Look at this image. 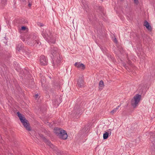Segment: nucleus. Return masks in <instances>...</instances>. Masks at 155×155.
Instances as JSON below:
<instances>
[{"mask_svg":"<svg viewBox=\"0 0 155 155\" xmlns=\"http://www.w3.org/2000/svg\"><path fill=\"white\" fill-rule=\"evenodd\" d=\"M59 138L64 140L66 139L68 137V135L66 132L64 130H61L60 134H58Z\"/></svg>","mask_w":155,"mask_h":155,"instance_id":"nucleus-6","label":"nucleus"},{"mask_svg":"<svg viewBox=\"0 0 155 155\" xmlns=\"http://www.w3.org/2000/svg\"><path fill=\"white\" fill-rule=\"evenodd\" d=\"M84 80L82 77L79 78L77 84L78 86L80 87H81L83 86Z\"/></svg>","mask_w":155,"mask_h":155,"instance_id":"nucleus-10","label":"nucleus"},{"mask_svg":"<svg viewBox=\"0 0 155 155\" xmlns=\"http://www.w3.org/2000/svg\"><path fill=\"white\" fill-rule=\"evenodd\" d=\"M104 86V84L103 81L101 80L99 84V89L100 91H101Z\"/></svg>","mask_w":155,"mask_h":155,"instance_id":"nucleus-12","label":"nucleus"},{"mask_svg":"<svg viewBox=\"0 0 155 155\" xmlns=\"http://www.w3.org/2000/svg\"><path fill=\"white\" fill-rule=\"evenodd\" d=\"M134 3L136 5H138L139 3V1L138 0H134Z\"/></svg>","mask_w":155,"mask_h":155,"instance_id":"nucleus-20","label":"nucleus"},{"mask_svg":"<svg viewBox=\"0 0 155 155\" xmlns=\"http://www.w3.org/2000/svg\"><path fill=\"white\" fill-rule=\"evenodd\" d=\"M51 52L53 56H56L59 54L57 48L54 47V46H52L51 47Z\"/></svg>","mask_w":155,"mask_h":155,"instance_id":"nucleus-5","label":"nucleus"},{"mask_svg":"<svg viewBox=\"0 0 155 155\" xmlns=\"http://www.w3.org/2000/svg\"><path fill=\"white\" fill-rule=\"evenodd\" d=\"M115 41H116V42H117V41H116V38L115 39Z\"/></svg>","mask_w":155,"mask_h":155,"instance_id":"nucleus-25","label":"nucleus"},{"mask_svg":"<svg viewBox=\"0 0 155 155\" xmlns=\"http://www.w3.org/2000/svg\"><path fill=\"white\" fill-rule=\"evenodd\" d=\"M47 144L49 145L51 148H53L54 146L50 141H47Z\"/></svg>","mask_w":155,"mask_h":155,"instance_id":"nucleus-17","label":"nucleus"},{"mask_svg":"<svg viewBox=\"0 0 155 155\" xmlns=\"http://www.w3.org/2000/svg\"><path fill=\"white\" fill-rule=\"evenodd\" d=\"M62 129L59 128H55L54 129V133H55L56 135L58 137V134H60L61 131V130Z\"/></svg>","mask_w":155,"mask_h":155,"instance_id":"nucleus-13","label":"nucleus"},{"mask_svg":"<svg viewBox=\"0 0 155 155\" xmlns=\"http://www.w3.org/2000/svg\"><path fill=\"white\" fill-rule=\"evenodd\" d=\"M22 48V47L21 45H19L17 47V49L19 51Z\"/></svg>","mask_w":155,"mask_h":155,"instance_id":"nucleus-18","label":"nucleus"},{"mask_svg":"<svg viewBox=\"0 0 155 155\" xmlns=\"http://www.w3.org/2000/svg\"><path fill=\"white\" fill-rule=\"evenodd\" d=\"M57 152L58 153V155H60V150H58V151H57Z\"/></svg>","mask_w":155,"mask_h":155,"instance_id":"nucleus-23","label":"nucleus"},{"mask_svg":"<svg viewBox=\"0 0 155 155\" xmlns=\"http://www.w3.org/2000/svg\"><path fill=\"white\" fill-rule=\"evenodd\" d=\"M32 39H33V40L34 41V43H35V44L36 43H37V45H40L39 44V41L38 40V38L36 36H33L32 37Z\"/></svg>","mask_w":155,"mask_h":155,"instance_id":"nucleus-14","label":"nucleus"},{"mask_svg":"<svg viewBox=\"0 0 155 155\" xmlns=\"http://www.w3.org/2000/svg\"><path fill=\"white\" fill-rule=\"evenodd\" d=\"M26 28L25 26H22L21 27V30H24L26 29Z\"/></svg>","mask_w":155,"mask_h":155,"instance_id":"nucleus-21","label":"nucleus"},{"mask_svg":"<svg viewBox=\"0 0 155 155\" xmlns=\"http://www.w3.org/2000/svg\"><path fill=\"white\" fill-rule=\"evenodd\" d=\"M120 106V105L117 107L116 108L114 109L110 112V113L112 114H113L115 112H116L117 111V110L119 109Z\"/></svg>","mask_w":155,"mask_h":155,"instance_id":"nucleus-15","label":"nucleus"},{"mask_svg":"<svg viewBox=\"0 0 155 155\" xmlns=\"http://www.w3.org/2000/svg\"><path fill=\"white\" fill-rule=\"evenodd\" d=\"M143 25L145 26L149 30H151V27L149 23L147 21H144Z\"/></svg>","mask_w":155,"mask_h":155,"instance_id":"nucleus-11","label":"nucleus"},{"mask_svg":"<svg viewBox=\"0 0 155 155\" xmlns=\"http://www.w3.org/2000/svg\"><path fill=\"white\" fill-rule=\"evenodd\" d=\"M28 7H29L30 8L31 6V5H32L31 3L30 2L29 0H28Z\"/></svg>","mask_w":155,"mask_h":155,"instance_id":"nucleus-19","label":"nucleus"},{"mask_svg":"<svg viewBox=\"0 0 155 155\" xmlns=\"http://www.w3.org/2000/svg\"><path fill=\"white\" fill-rule=\"evenodd\" d=\"M59 103L58 102V101L57 102H55L54 103V104L55 105H57V106H58L59 105Z\"/></svg>","mask_w":155,"mask_h":155,"instance_id":"nucleus-22","label":"nucleus"},{"mask_svg":"<svg viewBox=\"0 0 155 155\" xmlns=\"http://www.w3.org/2000/svg\"><path fill=\"white\" fill-rule=\"evenodd\" d=\"M17 114L19 117V119L22 124L23 125L26 130L28 131L31 130V128L28 121L25 119V117L19 112L17 113Z\"/></svg>","mask_w":155,"mask_h":155,"instance_id":"nucleus-2","label":"nucleus"},{"mask_svg":"<svg viewBox=\"0 0 155 155\" xmlns=\"http://www.w3.org/2000/svg\"><path fill=\"white\" fill-rule=\"evenodd\" d=\"M74 65L77 68L81 69L82 70L85 68V66L84 64L80 62H77L75 63Z\"/></svg>","mask_w":155,"mask_h":155,"instance_id":"nucleus-9","label":"nucleus"},{"mask_svg":"<svg viewBox=\"0 0 155 155\" xmlns=\"http://www.w3.org/2000/svg\"><path fill=\"white\" fill-rule=\"evenodd\" d=\"M81 111V108L79 106H76L74 109L73 113L72 114L73 115H76L78 114H80Z\"/></svg>","mask_w":155,"mask_h":155,"instance_id":"nucleus-8","label":"nucleus"},{"mask_svg":"<svg viewBox=\"0 0 155 155\" xmlns=\"http://www.w3.org/2000/svg\"><path fill=\"white\" fill-rule=\"evenodd\" d=\"M110 130V129H109L108 130Z\"/></svg>","mask_w":155,"mask_h":155,"instance_id":"nucleus-27","label":"nucleus"},{"mask_svg":"<svg viewBox=\"0 0 155 155\" xmlns=\"http://www.w3.org/2000/svg\"><path fill=\"white\" fill-rule=\"evenodd\" d=\"M55 57L54 60V61L53 65L54 67L59 66L61 63V58L59 54L58 55L54 56Z\"/></svg>","mask_w":155,"mask_h":155,"instance_id":"nucleus-4","label":"nucleus"},{"mask_svg":"<svg viewBox=\"0 0 155 155\" xmlns=\"http://www.w3.org/2000/svg\"><path fill=\"white\" fill-rule=\"evenodd\" d=\"M141 98V95L139 94H136L131 101V105L134 108H136L138 105Z\"/></svg>","mask_w":155,"mask_h":155,"instance_id":"nucleus-3","label":"nucleus"},{"mask_svg":"<svg viewBox=\"0 0 155 155\" xmlns=\"http://www.w3.org/2000/svg\"><path fill=\"white\" fill-rule=\"evenodd\" d=\"M38 94H36L35 96V97L37 98L38 97Z\"/></svg>","mask_w":155,"mask_h":155,"instance_id":"nucleus-24","label":"nucleus"},{"mask_svg":"<svg viewBox=\"0 0 155 155\" xmlns=\"http://www.w3.org/2000/svg\"><path fill=\"white\" fill-rule=\"evenodd\" d=\"M40 64L42 65H47L48 63L47 59L44 55H42L40 56Z\"/></svg>","mask_w":155,"mask_h":155,"instance_id":"nucleus-7","label":"nucleus"},{"mask_svg":"<svg viewBox=\"0 0 155 155\" xmlns=\"http://www.w3.org/2000/svg\"><path fill=\"white\" fill-rule=\"evenodd\" d=\"M111 133V132H110V135Z\"/></svg>","mask_w":155,"mask_h":155,"instance_id":"nucleus-26","label":"nucleus"},{"mask_svg":"<svg viewBox=\"0 0 155 155\" xmlns=\"http://www.w3.org/2000/svg\"><path fill=\"white\" fill-rule=\"evenodd\" d=\"M109 133L107 132H105V133H104L103 134V139H107L109 136Z\"/></svg>","mask_w":155,"mask_h":155,"instance_id":"nucleus-16","label":"nucleus"},{"mask_svg":"<svg viewBox=\"0 0 155 155\" xmlns=\"http://www.w3.org/2000/svg\"><path fill=\"white\" fill-rule=\"evenodd\" d=\"M42 35L49 43H55L56 41L55 38L53 37L52 34L48 30H44L42 32Z\"/></svg>","mask_w":155,"mask_h":155,"instance_id":"nucleus-1","label":"nucleus"}]
</instances>
